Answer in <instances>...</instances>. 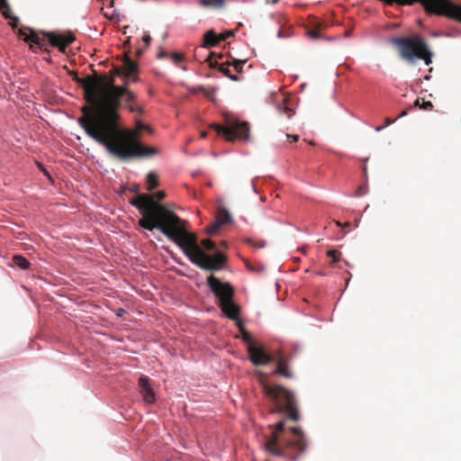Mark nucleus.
Segmentation results:
<instances>
[{
    "label": "nucleus",
    "mask_w": 461,
    "mask_h": 461,
    "mask_svg": "<svg viewBox=\"0 0 461 461\" xmlns=\"http://www.w3.org/2000/svg\"><path fill=\"white\" fill-rule=\"evenodd\" d=\"M420 99H416L413 103V107H419L420 108Z\"/></svg>",
    "instance_id": "48"
},
{
    "label": "nucleus",
    "mask_w": 461,
    "mask_h": 461,
    "mask_svg": "<svg viewBox=\"0 0 461 461\" xmlns=\"http://www.w3.org/2000/svg\"><path fill=\"white\" fill-rule=\"evenodd\" d=\"M147 189L151 191L158 185V175H147Z\"/></svg>",
    "instance_id": "24"
},
{
    "label": "nucleus",
    "mask_w": 461,
    "mask_h": 461,
    "mask_svg": "<svg viewBox=\"0 0 461 461\" xmlns=\"http://www.w3.org/2000/svg\"><path fill=\"white\" fill-rule=\"evenodd\" d=\"M112 90L114 95L111 98L110 102L102 97L95 96L94 86H89L86 95L89 99L95 102L103 123L113 126L120 120L118 113V109L122 105L120 96H124L125 101L131 103L135 100L136 95L132 91L122 86L112 84Z\"/></svg>",
    "instance_id": "4"
},
{
    "label": "nucleus",
    "mask_w": 461,
    "mask_h": 461,
    "mask_svg": "<svg viewBox=\"0 0 461 461\" xmlns=\"http://www.w3.org/2000/svg\"><path fill=\"white\" fill-rule=\"evenodd\" d=\"M143 53H144V50H142V49H138V50H136V55H137L138 57H140Z\"/></svg>",
    "instance_id": "47"
},
{
    "label": "nucleus",
    "mask_w": 461,
    "mask_h": 461,
    "mask_svg": "<svg viewBox=\"0 0 461 461\" xmlns=\"http://www.w3.org/2000/svg\"><path fill=\"white\" fill-rule=\"evenodd\" d=\"M227 77L229 79H230L231 81H234V82H237V81H240V77L239 76H236V75H227Z\"/></svg>",
    "instance_id": "42"
},
{
    "label": "nucleus",
    "mask_w": 461,
    "mask_h": 461,
    "mask_svg": "<svg viewBox=\"0 0 461 461\" xmlns=\"http://www.w3.org/2000/svg\"><path fill=\"white\" fill-rule=\"evenodd\" d=\"M201 137L202 138H206L207 137V132L206 131L201 132Z\"/></svg>",
    "instance_id": "55"
},
{
    "label": "nucleus",
    "mask_w": 461,
    "mask_h": 461,
    "mask_svg": "<svg viewBox=\"0 0 461 461\" xmlns=\"http://www.w3.org/2000/svg\"><path fill=\"white\" fill-rule=\"evenodd\" d=\"M219 307L229 319H237L240 315V306L233 302V299L220 303Z\"/></svg>",
    "instance_id": "16"
},
{
    "label": "nucleus",
    "mask_w": 461,
    "mask_h": 461,
    "mask_svg": "<svg viewBox=\"0 0 461 461\" xmlns=\"http://www.w3.org/2000/svg\"><path fill=\"white\" fill-rule=\"evenodd\" d=\"M77 122L89 138L102 145L112 158L119 161L127 162L133 158H148L158 153V149L154 147H142L135 131L131 132L129 136L130 142L137 148L132 149L114 136H107L96 131L84 117H78Z\"/></svg>",
    "instance_id": "2"
},
{
    "label": "nucleus",
    "mask_w": 461,
    "mask_h": 461,
    "mask_svg": "<svg viewBox=\"0 0 461 461\" xmlns=\"http://www.w3.org/2000/svg\"><path fill=\"white\" fill-rule=\"evenodd\" d=\"M172 59H173L174 61L179 62V61H182L184 59V55L181 54V53H173L172 54Z\"/></svg>",
    "instance_id": "39"
},
{
    "label": "nucleus",
    "mask_w": 461,
    "mask_h": 461,
    "mask_svg": "<svg viewBox=\"0 0 461 461\" xmlns=\"http://www.w3.org/2000/svg\"><path fill=\"white\" fill-rule=\"evenodd\" d=\"M305 86H306V83H303V84L301 85V86H300V88H301L300 90H301V91H303V89L305 88Z\"/></svg>",
    "instance_id": "56"
},
{
    "label": "nucleus",
    "mask_w": 461,
    "mask_h": 461,
    "mask_svg": "<svg viewBox=\"0 0 461 461\" xmlns=\"http://www.w3.org/2000/svg\"><path fill=\"white\" fill-rule=\"evenodd\" d=\"M286 137L292 138L294 141H297L299 140V136L296 134H294V135L286 134Z\"/></svg>",
    "instance_id": "45"
},
{
    "label": "nucleus",
    "mask_w": 461,
    "mask_h": 461,
    "mask_svg": "<svg viewBox=\"0 0 461 461\" xmlns=\"http://www.w3.org/2000/svg\"><path fill=\"white\" fill-rule=\"evenodd\" d=\"M121 65L114 68L115 75L120 77L125 85L139 81V65L129 53H123L121 59Z\"/></svg>",
    "instance_id": "9"
},
{
    "label": "nucleus",
    "mask_w": 461,
    "mask_h": 461,
    "mask_svg": "<svg viewBox=\"0 0 461 461\" xmlns=\"http://www.w3.org/2000/svg\"><path fill=\"white\" fill-rule=\"evenodd\" d=\"M39 167H40V169H41V173H44V174L49 173V172L47 171V169H46V168H44L41 165H39Z\"/></svg>",
    "instance_id": "52"
},
{
    "label": "nucleus",
    "mask_w": 461,
    "mask_h": 461,
    "mask_svg": "<svg viewBox=\"0 0 461 461\" xmlns=\"http://www.w3.org/2000/svg\"><path fill=\"white\" fill-rule=\"evenodd\" d=\"M217 203L219 204L217 211L215 212V221L207 227V232L211 235L217 233L219 228L226 223L231 221L232 218L228 210L223 207V199L218 198Z\"/></svg>",
    "instance_id": "12"
},
{
    "label": "nucleus",
    "mask_w": 461,
    "mask_h": 461,
    "mask_svg": "<svg viewBox=\"0 0 461 461\" xmlns=\"http://www.w3.org/2000/svg\"><path fill=\"white\" fill-rule=\"evenodd\" d=\"M210 66L212 68L218 70L221 72L224 77H227V75H230V71L229 69V66L225 65L224 63H220L218 61H211Z\"/></svg>",
    "instance_id": "20"
},
{
    "label": "nucleus",
    "mask_w": 461,
    "mask_h": 461,
    "mask_svg": "<svg viewBox=\"0 0 461 461\" xmlns=\"http://www.w3.org/2000/svg\"><path fill=\"white\" fill-rule=\"evenodd\" d=\"M362 170H363V173H366L367 172V167H366V164L363 166Z\"/></svg>",
    "instance_id": "57"
},
{
    "label": "nucleus",
    "mask_w": 461,
    "mask_h": 461,
    "mask_svg": "<svg viewBox=\"0 0 461 461\" xmlns=\"http://www.w3.org/2000/svg\"><path fill=\"white\" fill-rule=\"evenodd\" d=\"M279 0H267L266 1V4L268 5V4H276Z\"/></svg>",
    "instance_id": "53"
},
{
    "label": "nucleus",
    "mask_w": 461,
    "mask_h": 461,
    "mask_svg": "<svg viewBox=\"0 0 461 461\" xmlns=\"http://www.w3.org/2000/svg\"><path fill=\"white\" fill-rule=\"evenodd\" d=\"M384 129H385V127H384V125H380V126H376V127H375V131L376 132H380V131H382Z\"/></svg>",
    "instance_id": "46"
},
{
    "label": "nucleus",
    "mask_w": 461,
    "mask_h": 461,
    "mask_svg": "<svg viewBox=\"0 0 461 461\" xmlns=\"http://www.w3.org/2000/svg\"><path fill=\"white\" fill-rule=\"evenodd\" d=\"M142 41L145 43L146 47H149L152 41V38L149 32H144Z\"/></svg>",
    "instance_id": "36"
},
{
    "label": "nucleus",
    "mask_w": 461,
    "mask_h": 461,
    "mask_svg": "<svg viewBox=\"0 0 461 461\" xmlns=\"http://www.w3.org/2000/svg\"><path fill=\"white\" fill-rule=\"evenodd\" d=\"M327 256L331 258L330 265L338 262L340 259L341 253L336 249H330L327 251Z\"/></svg>",
    "instance_id": "28"
},
{
    "label": "nucleus",
    "mask_w": 461,
    "mask_h": 461,
    "mask_svg": "<svg viewBox=\"0 0 461 461\" xmlns=\"http://www.w3.org/2000/svg\"><path fill=\"white\" fill-rule=\"evenodd\" d=\"M236 32V30H226L221 33L218 34L219 39L221 41H224L226 39L232 37Z\"/></svg>",
    "instance_id": "30"
},
{
    "label": "nucleus",
    "mask_w": 461,
    "mask_h": 461,
    "mask_svg": "<svg viewBox=\"0 0 461 461\" xmlns=\"http://www.w3.org/2000/svg\"><path fill=\"white\" fill-rule=\"evenodd\" d=\"M350 35H351L350 32H346L345 34H344V36L347 37V38L349 37Z\"/></svg>",
    "instance_id": "60"
},
{
    "label": "nucleus",
    "mask_w": 461,
    "mask_h": 461,
    "mask_svg": "<svg viewBox=\"0 0 461 461\" xmlns=\"http://www.w3.org/2000/svg\"><path fill=\"white\" fill-rule=\"evenodd\" d=\"M13 262L21 269H28L30 267V262L22 255H15L13 257Z\"/></svg>",
    "instance_id": "21"
},
{
    "label": "nucleus",
    "mask_w": 461,
    "mask_h": 461,
    "mask_svg": "<svg viewBox=\"0 0 461 461\" xmlns=\"http://www.w3.org/2000/svg\"><path fill=\"white\" fill-rule=\"evenodd\" d=\"M232 321H235L237 327L239 328L240 331L243 330L245 329L242 321L239 316H237V319H231Z\"/></svg>",
    "instance_id": "38"
},
{
    "label": "nucleus",
    "mask_w": 461,
    "mask_h": 461,
    "mask_svg": "<svg viewBox=\"0 0 461 461\" xmlns=\"http://www.w3.org/2000/svg\"><path fill=\"white\" fill-rule=\"evenodd\" d=\"M49 181L51 182V183H54V178H53V175H50V174H48L46 175Z\"/></svg>",
    "instance_id": "51"
},
{
    "label": "nucleus",
    "mask_w": 461,
    "mask_h": 461,
    "mask_svg": "<svg viewBox=\"0 0 461 461\" xmlns=\"http://www.w3.org/2000/svg\"><path fill=\"white\" fill-rule=\"evenodd\" d=\"M305 27H311L315 29H322L324 27V23L315 17L314 15H309L307 20V24Z\"/></svg>",
    "instance_id": "22"
},
{
    "label": "nucleus",
    "mask_w": 461,
    "mask_h": 461,
    "mask_svg": "<svg viewBox=\"0 0 461 461\" xmlns=\"http://www.w3.org/2000/svg\"><path fill=\"white\" fill-rule=\"evenodd\" d=\"M165 197V191H158L152 194H138L130 201L142 215L139 225L148 230H159L178 245L188 259L200 268L207 271L221 269L227 261L226 256L220 251L212 256L206 254L199 246L196 234L186 230L187 222L159 203Z\"/></svg>",
    "instance_id": "1"
},
{
    "label": "nucleus",
    "mask_w": 461,
    "mask_h": 461,
    "mask_svg": "<svg viewBox=\"0 0 461 461\" xmlns=\"http://www.w3.org/2000/svg\"><path fill=\"white\" fill-rule=\"evenodd\" d=\"M41 37L34 30L29 29V33L24 34V40L43 50L50 45L59 49L61 52L65 53L68 46L75 41V36L72 32L57 33L54 32L42 31Z\"/></svg>",
    "instance_id": "7"
},
{
    "label": "nucleus",
    "mask_w": 461,
    "mask_h": 461,
    "mask_svg": "<svg viewBox=\"0 0 461 461\" xmlns=\"http://www.w3.org/2000/svg\"><path fill=\"white\" fill-rule=\"evenodd\" d=\"M433 104L430 101H423V103L420 104V109L421 110H433Z\"/></svg>",
    "instance_id": "34"
},
{
    "label": "nucleus",
    "mask_w": 461,
    "mask_h": 461,
    "mask_svg": "<svg viewBox=\"0 0 461 461\" xmlns=\"http://www.w3.org/2000/svg\"><path fill=\"white\" fill-rule=\"evenodd\" d=\"M248 61L247 59H232V66L238 73H241L243 70L244 64Z\"/></svg>",
    "instance_id": "27"
},
{
    "label": "nucleus",
    "mask_w": 461,
    "mask_h": 461,
    "mask_svg": "<svg viewBox=\"0 0 461 461\" xmlns=\"http://www.w3.org/2000/svg\"><path fill=\"white\" fill-rule=\"evenodd\" d=\"M199 5L203 7L221 9L225 6V0H199Z\"/></svg>",
    "instance_id": "19"
},
{
    "label": "nucleus",
    "mask_w": 461,
    "mask_h": 461,
    "mask_svg": "<svg viewBox=\"0 0 461 461\" xmlns=\"http://www.w3.org/2000/svg\"><path fill=\"white\" fill-rule=\"evenodd\" d=\"M138 189H139V186H138V185H135V186L131 189V191H132V192L137 193V192H138Z\"/></svg>",
    "instance_id": "58"
},
{
    "label": "nucleus",
    "mask_w": 461,
    "mask_h": 461,
    "mask_svg": "<svg viewBox=\"0 0 461 461\" xmlns=\"http://www.w3.org/2000/svg\"><path fill=\"white\" fill-rule=\"evenodd\" d=\"M136 127H137V129H138L139 131H146V132H148V133H149V134H152V133H153V130H152V128H151L149 125H148V124L144 123V122H141V121H137V122H136Z\"/></svg>",
    "instance_id": "29"
},
{
    "label": "nucleus",
    "mask_w": 461,
    "mask_h": 461,
    "mask_svg": "<svg viewBox=\"0 0 461 461\" xmlns=\"http://www.w3.org/2000/svg\"><path fill=\"white\" fill-rule=\"evenodd\" d=\"M457 33H459V32L457 30H454L453 32H444V33H442V35L445 36V37L450 38V37H453L455 34H457Z\"/></svg>",
    "instance_id": "43"
},
{
    "label": "nucleus",
    "mask_w": 461,
    "mask_h": 461,
    "mask_svg": "<svg viewBox=\"0 0 461 461\" xmlns=\"http://www.w3.org/2000/svg\"><path fill=\"white\" fill-rule=\"evenodd\" d=\"M167 55H168L167 52L165 51L162 48H160V50L157 54V59H165L166 57H167Z\"/></svg>",
    "instance_id": "40"
},
{
    "label": "nucleus",
    "mask_w": 461,
    "mask_h": 461,
    "mask_svg": "<svg viewBox=\"0 0 461 461\" xmlns=\"http://www.w3.org/2000/svg\"><path fill=\"white\" fill-rule=\"evenodd\" d=\"M253 245L257 246L258 248H263L265 246V242L264 241H260L259 243H254Z\"/></svg>",
    "instance_id": "49"
},
{
    "label": "nucleus",
    "mask_w": 461,
    "mask_h": 461,
    "mask_svg": "<svg viewBox=\"0 0 461 461\" xmlns=\"http://www.w3.org/2000/svg\"><path fill=\"white\" fill-rule=\"evenodd\" d=\"M210 128L215 131L217 137L227 142L247 141L250 139L249 122L227 113L222 115L221 124L215 122L211 124Z\"/></svg>",
    "instance_id": "5"
},
{
    "label": "nucleus",
    "mask_w": 461,
    "mask_h": 461,
    "mask_svg": "<svg viewBox=\"0 0 461 461\" xmlns=\"http://www.w3.org/2000/svg\"><path fill=\"white\" fill-rule=\"evenodd\" d=\"M269 434L265 435L264 447L270 454L296 459L304 453L307 447L303 430L299 427L286 428L281 420L269 425Z\"/></svg>",
    "instance_id": "3"
},
{
    "label": "nucleus",
    "mask_w": 461,
    "mask_h": 461,
    "mask_svg": "<svg viewBox=\"0 0 461 461\" xmlns=\"http://www.w3.org/2000/svg\"><path fill=\"white\" fill-rule=\"evenodd\" d=\"M423 79L426 80V81H429L431 79V76L430 75H425L423 77Z\"/></svg>",
    "instance_id": "54"
},
{
    "label": "nucleus",
    "mask_w": 461,
    "mask_h": 461,
    "mask_svg": "<svg viewBox=\"0 0 461 461\" xmlns=\"http://www.w3.org/2000/svg\"><path fill=\"white\" fill-rule=\"evenodd\" d=\"M129 110L131 112V113H143V109L141 107H139V106H135V105H129L128 106Z\"/></svg>",
    "instance_id": "37"
},
{
    "label": "nucleus",
    "mask_w": 461,
    "mask_h": 461,
    "mask_svg": "<svg viewBox=\"0 0 461 461\" xmlns=\"http://www.w3.org/2000/svg\"><path fill=\"white\" fill-rule=\"evenodd\" d=\"M316 275L323 276L326 274L324 272L319 271V272L316 273Z\"/></svg>",
    "instance_id": "59"
},
{
    "label": "nucleus",
    "mask_w": 461,
    "mask_h": 461,
    "mask_svg": "<svg viewBox=\"0 0 461 461\" xmlns=\"http://www.w3.org/2000/svg\"><path fill=\"white\" fill-rule=\"evenodd\" d=\"M167 37V32L164 33L162 36L163 40H165Z\"/></svg>",
    "instance_id": "63"
},
{
    "label": "nucleus",
    "mask_w": 461,
    "mask_h": 461,
    "mask_svg": "<svg viewBox=\"0 0 461 461\" xmlns=\"http://www.w3.org/2000/svg\"><path fill=\"white\" fill-rule=\"evenodd\" d=\"M221 42L218 34L213 29H210L203 34V48H211L218 45Z\"/></svg>",
    "instance_id": "18"
},
{
    "label": "nucleus",
    "mask_w": 461,
    "mask_h": 461,
    "mask_svg": "<svg viewBox=\"0 0 461 461\" xmlns=\"http://www.w3.org/2000/svg\"><path fill=\"white\" fill-rule=\"evenodd\" d=\"M249 358L254 366H265L273 362L275 356L266 352L264 348L250 343L247 348Z\"/></svg>",
    "instance_id": "11"
},
{
    "label": "nucleus",
    "mask_w": 461,
    "mask_h": 461,
    "mask_svg": "<svg viewBox=\"0 0 461 461\" xmlns=\"http://www.w3.org/2000/svg\"><path fill=\"white\" fill-rule=\"evenodd\" d=\"M398 120V118H394V119H391V118H386L385 119V122L384 124V127H388L392 124H393L396 121Z\"/></svg>",
    "instance_id": "41"
},
{
    "label": "nucleus",
    "mask_w": 461,
    "mask_h": 461,
    "mask_svg": "<svg viewBox=\"0 0 461 461\" xmlns=\"http://www.w3.org/2000/svg\"><path fill=\"white\" fill-rule=\"evenodd\" d=\"M411 41L414 42L416 50L420 49L421 52H424L429 50L427 41L420 36H416L414 39H411Z\"/></svg>",
    "instance_id": "23"
},
{
    "label": "nucleus",
    "mask_w": 461,
    "mask_h": 461,
    "mask_svg": "<svg viewBox=\"0 0 461 461\" xmlns=\"http://www.w3.org/2000/svg\"><path fill=\"white\" fill-rule=\"evenodd\" d=\"M240 332L241 333V339L244 342L248 343V345L253 343L251 335L246 329L240 330Z\"/></svg>",
    "instance_id": "32"
},
{
    "label": "nucleus",
    "mask_w": 461,
    "mask_h": 461,
    "mask_svg": "<svg viewBox=\"0 0 461 461\" xmlns=\"http://www.w3.org/2000/svg\"><path fill=\"white\" fill-rule=\"evenodd\" d=\"M0 9L3 16L10 21V25L13 28L17 27L20 22L19 17L13 14L7 0H0Z\"/></svg>",
    "instance_id": "17"
},
{
    "label": "nucleus",
    "mask_w": 461,
    "mask_h": 461,
    "mask_svg": "<svg viewBox=\"0 0 461 461\" xmlns=\"http://www.w3.org/2000/svg\"><path fill=\"white\" fill-rule=\"evenodd\" d=\"M326 41H331L332 39L330 37H323Z\"/></svg>",
    "instance_id": "64"
},
{
    "label": "nucleus",
    "mask_w": 461,
    "mask_h": 461,
    "mask_svg": "<svg viewBox=\"0 0 461 461\" xmlns=\"http://www.w3.org/2000/svg\"><path fill=\"white\" fill-rule=\"evenodd\" d=\"M276 108L280 113H287L288 119H291L295 114V111L294 109H290L286 104H278Z\"/></svg>",
    "instance_id": "26"
},
{
    "label": "nucleus",
    "mask_w": 461,
    "mask_h": 461,
    "mask_svg": "<svg viewBox=\"0 0 461 461\" xmlns=\"http://www.w3.org/2000/svg\"><path fill=\"white\" fill-rule=\"evenodd\" d=\"M119 14H119V12H118L117 10H113V17H116V18L120 21V19H119Z\"/></svg>",
    "instance_id": "50"
},
{
    "label": "nucleus",
    "mask_w": 461,
    "mask_h": 461,
    "mask_svg": "<svg viewBox=\"0 0 461 461\" xmlns=\"http://www.w3.org/2000/svg\"><path fill=\"white\" fill-rule=\"evenodd\" d=\"M367 191V185H360L357 191H356V195L357 196H362L364 195Z\"/></svg>",
    "instance_id": "33"
},
{
    "label": "nucleus",
    "mask_w": 461,
    "mask_h": 461,
    "mask_svg": "<svg viewBox=\"0 0 461 461\" xmlns=\"http://www.w3.org/2000/svg\"><path fill=\"white\" fill-rule=\"evenodd\" d=\"M139 386L140 393L143 396V400L148 403H152L155 402V393L149 384V377L146 375H141L139 379Z\"/></svg>",
    "instance_id": "15"
},
{
    "label": "nucleus",
    "mask_w": 461,
    "mask_h": 461,
    "mask_svg": "<svg viewBox=\"0 0 461 461\" xmlns=\"http://www.w3.org/2000/svg\"><path fill=\"white\" fill-rule=\"evenodd\" d=\"M307 35H308L312 40H320V39H321V38L323 37L320 32H311V31H308V32H307Z\"/></svg>",
    "instance_id": "35"
},
{
    "label": "nucleus",
    "mask_w": 461,
    "mask_h": 461,
    "mask_svg": "<svg viewBox=\"0 0 461 461\" xmlns=\"http://www.w3.org/2000/svg\"><path fill=\"white\" fill-rule=\"evenodd\" d=\"M293 35H294V31L291 27H288L286 31L283 27H281L277 32V38H279V39L290 38Z\"/></svg>",
    "instance_id": "25"
},
{
    "label": "nucleus",
    "mask_w": 461,
    "mask_h": 461,
    "mask_svg": "<svg viewBox=\"0 0 461 461\" xmlns=\"http://www.w3.org/2000/svg\"><path fill=\"white\" fill-rule=\"evenodd\" d=\"M438 16H446L461 23V5H457L451 0H442Z\"/></svg>",
    "instance_id": "13"
},
{
    "label": "nucleus",
    "mask_w": 461,
    "mask_h": 461,
    "mask_svg": "<svg viewBox=\"0 0 461 461\" xmlns=\"http://www.w3.org/2000/svg\"><path fill=\"white\" fill-rule=\"evenodd\" d=\"M261 384L264 393L273 401L276 406L272 412H285L288 418L294 422L300 420L296 401L292 392L280 385L271 386L264 381H261Z\"/></svg>",
    "instance_id": "6"
},
{
    "label": "nucleus",
    "mask_w": 461,
    "mask_h": 461,
    "mask_svg": "<svg viewBox=\"0 0 461 461\" xmlns=\"http://www.w3.org/2000/svg\"><path fill=\"white\" fill-rule=\"evenodd\" d=\"M432 35H433L434 37H438V36L442 35V33H439V32H434Z\"/></svg>",
    "instance_id": "61"
},
{
    "label": "nucleus",
    "mask_w": 461,
    "mask_h": 461,
    "mask_svg": "<svg viewBox=\"0 0 461 461\" xmlns=\"http://www.w3.org/2000/svg\"><path fill=\"white\" fill-rule=\"evenodd\" d=\"M274 361L276 364L275 370L271 373L272 375H280L285 378H293V373L289 367V358L278 353L275 356Z\"/></svg>",
    "instance_id": "14"
},
{
    "label": "nucleus",
    "mask_w": 461,
    "mask_h": 461,
    "mask_svg": "<svg viewBox=\"0 0 461 461\" xmlns=\"http://www.w3.org/2000/svg\"><path fill=\"white\" fill-rule=\"evenodd\" d=\"M124 312V311H123L122 309H119V311H118V315H121V314H122V312Z\"/></svg>",
    "instance_id": "62"
},
{
    "label": "nucleus",
    "mask_w": 461,
    "mask_h": 461,
    "mask_svg": "<svg viewBox=\"0 0 461 461\" xmlns=\"http://www.w3.org/2000/svg\"><path fill=\"white\" fill-rule=\"evenodd\" d=\"M408 115V110H403L396 118L400 119Z\"/></svg>",
    "instance_id": "44"
},
{
    "label": "nucleus",
    "mask_w": 461,
    "mask_h": 461,
    "mask_svg": "<svg viewBox=\"0 0 461 461\" xmlns=\"http://www.w3.org/2000/svg\"><path fill=\"white\" fill-rule=\"evenodd\" d=\"M206 283L212 293L219 299L220 303L233 299L234 288L230 283L221 282L213 275H211L207 278Z\"/></svg>",
    "instance_id": "10"
},
{
    "label": "nucleus",
    "mask_w": 461,
    "mask_h": 461,
    "mask_svg": "<svg viewBox=\"0 0 461 461\" xmlns=\"http://www.w3.org/2000/svg\"><path fill=\"white\" fill-rule=\"evenodd\" d=\"M201 244L206 250L215 249V243L212 240H211L210 239L203 240Z\"/></svg>",
    "instance_id": "31"
},
{
    "label": "nucleus",
    "mask_w": 461,
    "mask_h": 461,
    "mask_svg": "<svg viewBox=\"0 0 461 461\" xmlns=\"http://www.w3.org/2000/svg\"><path fill=\"white\" fill-rule=\"evenodd\" d=\"M387 41L399 48V56L409 64L414 65L417 59H422L426 66L432 63L434 53L430 50L423 52V55L418 53L415 50L414 42L408 37H390Z\"/></svg>",
    "instance_id": "8"
}]
</instances>
